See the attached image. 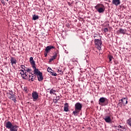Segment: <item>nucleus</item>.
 <instances>
[{
    "mask_svg": "<svg viewBox=\"0 0 131 131\" xmlns=\"http://www.w3.org/2000/svg\"><path fill=\"white\" fill-rule=\"evenodd\" d=\"M54 93H56V90H53V89H51L50 91V95H56V94H55Z\"/></svg>",
    "mask_w": 131,
    "mask_h": 131,
    "instance_id": "4be33fe9",
    "label": "nucleus"
},
{
    "mask_svg": "<svg viewBox=\"0 0 131 131\" xmlns=\"http://www.w3.org/2000/svg\"><path fill=\"white\" fill-rule=\"evenodd\" d=\"M98 36L100 37V35H98L97 34H94L93 35V37L95 39H97V38H98Z\"/></svg>",
    "mask_w": 131,
    "mask_h": 131,
    "instance_id": "b1692460",
    "label": "nucleus"
},
{
    "mask_svg": "<svg viewBox=\"0 0 131 131\" xmlns=\"http://www.w3.org/2000/svg\"><path fill=\"white\" fill-rule=\"evenodd\" d=\"M33 73L34 74H35V75H36L38 81H42V80H43V77H42V73L38 70V69L34 71Z\"/></svg>",
    "mask_w": 131,
    "mask_h": 131,
    "instance_id": "20e7f679",
    "label": "nucleus"
},
{
    "mask_svg": "<svg viewBox=\"0 0 131 131\" xmlns=\"http://www.w3.org/2000/svg\"><path fill=\"white\" fill-rule=\"evenodd\" d=\"M9 92H8L7 93V95L8 97V98L12 100V101H13L14 103H17V100H16V95L14 94L13 91H9Z\"/></svg>",
    "mask_w": 131,
    "mask_h": 131,
    "instance_id": "423d86ee",
    "label": "nucleus"
},
{
    "mask_svg": "<svg viewBox=\"0 0 131 131\" xmlns=\"http://www.w3.org/2000/svg\"><path fill=\"white\" fill-rule=\"evenodd\" d=\"M10 63L12 66H14V65H16V64H17V59L13 57H11L10 59Z\"/></svg>",
    "mask_w": 131,
    "mask_h": 131,
    "instance_id": "9b49d317",
    "label": "nucleus"
},
{
    "mask_svg": "<svg viewBox=\"0 0 131 131\" xmlns=\"http://www.w3.org/2000/svg\"><path fill=\"white\" fill-rule=\"evenodd\" d=\"M95 8L97 10L98 13H103L105 12V6L102 4H98L95 7Z\"/></svg>",
    "mask_w": 131,
    "mask_h": 131,
    "instance_id": "7ed1b4c3",
    "label": "nucleus"
},
{
    "mask_svg": "<svg viewBox=\"0 0 131 131\" xmlns=\"http://www.w3.org/2000/svg\"><path fill=\"white\" fill-rule=\"evenodd\" d=\"M19 71L21 72L20 73V74L21 75V76L23 77V79H27L28 76H27L26 72H25V71H24L23 69L20 70Z\"/></svg>",
    "mask_w": 131,
    "mask_h": 131,
    "instance_id": "1a4fd4ad",
    "label": "nucleus"
},
{
    "mask_svg": "<svg viewBox=\"0 0 131 131\" xmlns=\"http://www.w3.org/2000/svg\"><path fill=\"white\" fill-rule=\"evenodd\" d=\"M25 71H27V72L30 73V72H31V69H30L28 68H26Z\"/></svg>",
    "mask_w": 131,
    "mask_h": 131,
    "instance_id": "bb28decb",
    "label": "nucleus"
},
{
    "mask_svg": "<svg viewBox=\"0 0 131 131\" xmlns=\"http://www.w3.org/2000/svg\"><path fill=\"white\" fill-rule=\"evenodd\" d=\"M104 120L106 122V123H111V118L109 116H106L103 118Z\"/></svg>",
    "mask_w": 131,
    "mask_h": 131,
    "instance_id": "ddd939ff",
    "label": "nucleus"
},
{
    "mask_svg": "<svg viewBox=\"0 0 131 131\" xmlns=\"http://www.w3.org/2000/svg\"><path fill=\"white\" fill-rule=\"evenodd\" d=\"M47 71H48V72H50V73H51V72H53V70H52V69L51 68H50V67H48V68L47 69Z\"/></svg>",
    "mask_w": 131,
    "mask_h": 131,
    "instance_id": "393cba45",
    "label": "nucleus"
},
{
    "mask_svg": "<svg viewBox=\"0 0 131 131\" xmlns=\"http://www.w3.org/2000/svg\"><path fill=\"white\" fill-rule=\"evenodd\" d=\"M58 100L59 99H54V103H55V104H57V103H58Z\"/></svg>",
    "mask_w": 131,
    "mask_h": 131,
    "instance_id": "7c9ffc66",
    "label": "nucleus"
},
{
    "mask_svg": "<svg viewBox=\"0 0 131 131\" xmlns=\"http://www.w3.org/2000/svg\"><path fill=\"white\" fill-rule=\"evenodd\" d=\"M21 69H23L24 71H25V70H26V68L25 67V66H24V65H21Z\"/></svg>",
    "mask_w": 131,
    "mask_h": 131,
    "instance_id": "cd10ccee",
    "label": "nucleus"
},
{
    "mask_svg": "<svg viewBox=\"0 0 131 131\" xmlns=\"http://www.w3.org/2000/svg\"><path fill=\"white\" fill-rule=\"evenodd\" d=\"M32 74V77L31 78V79H29V81H34V79H35V78H36V75L34 74Z\"/></svg>",
    "mask_w": 131,
    "mask_h": 131,
    "instance_id": "6ab92c4d",
    "label": "nucleus"
},
{
    "mask_svg": "<svg viewBox=\"0 0 131 131\" xmlns=\"http://www.w3.org/2000/svg\"><path fill=\"white\" fill-rule=\"evenodd\" d=\"M126 123L131 128V118L126 120Z\"/></svg>",
    "mask_w": 131,
    "mask_h": 131,
    "instance_id": "412c9836",
    "label": "nucleus"
},
{
    "mask_svg": "<svg viewBox=\"0 0 131 131\" xmlns=\"http://www.w3.org/2000/svg\"><path fill=\"white\" fill-rule=\"evenodd\" d=\"M107 31H108V28H105L104 29V32L105 33H106V32H107Z\"/></svg>",
    "mask_w": 131,
    "mask_h": 131,
    "instance_id": "2f4dec72",
    "label": "nucleus"
},
{
    "mask_svg": "<svg viewBox=\"0 0 131 131\" xmlns=\"http://www.w3.org/2000/svg\"><path fill=\"white\" fill-rule=\"evenodd\" d=\"M118 128H122V126L120 125L118 126Z\"/></svg>",
    "mask_w": 131,
    "mask_h": 131,
    "instance_id": "72a5a7b5",
    "label": "nucleus"
},
{
    "mask_svg": "<svg viewBox=\"0 0 131 131\" xmlns=\"http://www.w3.org/2000/svg\"><path fill=\"white\" fill-rule=\"evenodd\" d=\"M108 59L110 60V63H112V59H114V58H113V56L112 55H108Z\"/></svg>",
    "mask_w": 131,
    "mask_h": 131,
    "instance_id": "5701e85b",
    "label": "nucleus"
},
{
    "mask_svg": "<svg viewBox=\"0 0 131 131\" xmlns=\"http://www.w3.org/2000/svg\"><path fill=\"white\" fill-rule=\"evenodd\" d=\"M32 97L33 98V101H35L38 99V93L36 92H33L32 93Z\"/></svg>",
    "mask_w": 131,
    "mask_h": 131,
    "instance_id": "9d476101",
    "label": "nucleus"
},
{
    "mask_svg": "<svg viewBox=\"0 0 131 131\" xmlns=\"http://www.w3.org/2000/svg\"><path fill=\"white\" fill-rule=\"evenodd\" d=\"M24 92H26V93H27V86H25L24 88Z\"/></svg>",
    "mask_w": 131,
    "mask_h": 131,
    "instance_id": "c756f323",
    "label": "nucleus"
},
{
    "mask_svg": "<svg viewBox=\"0 0 131 131\" xmlns=\"http://www.w3.org/2000/svg\"><path fill=\"white\" fill-rule=\"evenodd\" d=\"M48 91H50V89H48Z\"/></svg>",
    "mask_w": 131,
    "mask_h": 131,
    "instance_id": "ea45409f",
    "label": "nucleus"
},
{
    "mask_svg": "<svg viewBox=\"0 0 131 131\" xmlns=\"http://www.w3.org/2000/svg\"><path fill=\"white\" fill-rule=\"evenodd\" d=\"M6 1H7V2H9V0H6Z\"/></svg>",
    "mask_w": 131,
    "mask_h": 131,
    "instance_id": "58836bf2",
    "label": "nucleus"
},
{
    "mask_svg": "<svg viewBox=\"0 0 131 131\" xmlns=\"http://www.w3.org/2000/svg\"><path fill=\"white\" fill-rule=\"evenodd\" d=\"M122 129H123V130H125V129H125V127H123V126H122Z\"/></svg>",
    "mask_w": 131,
    "mask_h": 131,
    "instance_id": "c9c22d12",
    "label": "nucleus"
},
{
    "mask_svg": "<svg viewBox=\"0 0 131 131\" xmlns=\"http://www.w3.org/2000/svg\"><path fill=\"white\" fill-rule=\"evenodd\" d=\"M58 53H59V51H57L55 53L54 55L52 57H51V59L49 60L50 62H52V61H54V60H55L56 59V58H57V54Z\"/></svg>",
    "mask_w": 131,
    "mask_h": 131,
    "instance_id": "4468645a",
    "label": "nucleus"
},
{
    "mask_svg": "<svg viewBox=\"0 0 131 131\" xmlns=\"http://www.w3.org/2000/svg\"><path fill=\"white\" fill-rule=\"evenodd\" d=\"M112 4L115 6H119L120 5V0H113Z\"/></svg>",
    "mask_w": 131,
    "mask_h": 131,
    "instance_id": "2eb2a0df",
    "label": "nucleus"
},
{
    "mask_svg": "<svg viewBox=\"0 0 131 131\" xmlns=\"http://www.w3.org/2000/svg\"><path fill=\"white\" fill-rule=\"evenodd\" d=\"M94 43L97 50H99V51L102 50V40L95 39H94Z\"/></svg>",
    "mask_w": 131,
    "mask_h": 131,
    "instance_id": "39448f33",
    "label": "nucleus"
},
{
    "mask_svg": "<svg viewBox=\"0 0 131 131\" xmlns=\"http://www.w3.org/2000/svg\"><path fill=\"white\" fill-rule=\"evenodd\" d=\"M122 103L124 104V106H125L126 104H127V98H123L121 99Z\"/></svg>",
    "mask_w": 131,
    "mask_h": 131,
    "instance_id": "a211bd4d",
    "label": "nucleus"
},
{
    "mask_svg": "<svg viewBox=\"0 0 131 131\" xmlns=\"http://www.w3.org/2000/svg\"><path fill=\"white\" fill-rule=\"evenodd\" d=\"M108 102L109 100L108 99L105 97H101L98 101L99 105H101V106H106L108 105Z\"/></svg>",
    "mask_w": 131,
    "mask_h": 131,
    "instance_id": "0eeeda50",
    "label": "nucleus"
},
{
    "mask_svg": "<svg viewBox=\"0 0 131 131\" xmlns=\"http://www.w3.org/2000/svg\"><path fill=\"white\" fill-rule=\"evenodd\" d=\"M51 73L52 76H57V73H55L54 71L53 72H51Z\"/></svg>",
    "mask_w": 131,
    "mask_h": 131,
    "instance_id": "a878e982",
    "label": "nucleus"
},
{
    "mask_svg": "<svg viewBox=\"0 0 131 131\" xmlns=\"http://www.w3.org/2000/svg\"><path fill=\"white\" fill-rule=\"evenodd\" d=\"M75 111H73V113L74 116H77L79 113H80V111H81V109H82V104L80 103V102H77L75 104L74 107Z\"/></svg>",
    "mask_w": 131,
    "mask_h": 131,
    "instance_id": "f03ea898",
    "label": "nucleus"
},
{
    "mask_svg": "<svg viewBox=\"0 0 131 131\" xmlns=\"http://www.w3.org/2000/svg\"><path fill=\"white\" fill-rule=\"evenodd\" d=\"M118 130H119V131H125V130H124L122 129H118Z\"/></svg>",
    "mask_w": 131,
    "mask_h": 131,
    "instance_id": "e433bc0d",
    "label": "nucleus"
},
{
    "mask_svg": "<svg viewBox=\"0 0 131 131\" xmlns=\"http://www.w3.org/2000/svg\"><path fill=\"white\" fill-rule=\"evenodd\" d=\"M118 32L121 34H125L126 33V30L123 29L122 28L119 29Z\"/></svg>",
    "mask_w": 131,
    "mask_h": 131,
    "instance_id": "f3484780",
    "label": "nucleus"
},
{
    "mask_svg": "<svg viewBox=\"0 0 131 131\" xmlns=\"http://www.w3.org/2000/svg\"><path fill=\"white\" fill-rule=\"evenodd\" d=\"M31 77H32V75H29V76H28L27 78H30Z\"/></svg>",
    "mask_w": 131,
    "mask_h": 131,
    "instance_id": "f704fd0d",
    "label": "nucleus"
},
{
    "mask_svg": "<svg viewBox=\"0 0 131 131\" xmlns=\"http://www.w3.org/2000/svg\"><path fill=\"white\" fill-rule=\"evenodd\" d=\"M48 54H49V53H47V52L45 51V57H47L48 56Z\"/></svg>",
    "mask_w": 131,
    "mask_h": 131,
    "instance_id": "473e14b6",
    "label": "nucleus"
},
{
    "mask_svg": "<svg viewBox=\"0 0 131 131\" xmlns=\"http://www.w3.org/2000/svg\"><path fill=\"white\" fill-rule=\"evenodd\" d=\"M30 63L32 66L33 69H34V71L35 70H37L38 69H36V64H35V61L33 60V57H31L30 58Z\"/></svg>",
    "mask_w": 131,
    "mask_h": 131,
    "instance_id": "6e6552de",
    "label": "nucleus"
},
{
    "mask_svg": "<svg viewBox=\"0 0 131 131\" xmlns=\"http://www.w3.org/2000/svg\"><path fill=\"white\" fill-rule=\"evenodd\" d=\"M38 18H39L38 15H36L35 14H33L32 15V20H34V21H35V20H38Z\"/></svg>",
    "mask_w": 131,
    "mask_h": 131,
    "instance_id": "aec40b11",
    "label": "nucleus"
},
{
    "mask_svg": "<svg viewBox=\"0 0 131 131\" xmlns=\"http://www.w3.org/2000/svg\"><path fill=\"white\" fill-rule=\"evenodd\" d=\"M57 71L58 72H62V68H57Z\"/></svg>",
    "mask_w": 131,
    "mask_h": 131,
    "instance_id": "c85d7f7f",
    "label": "nucleus"
},
{
    "mask_svg": "<svg viewBox=\"0 0 131 131\" xmlns=\"http://www.w3.org/2000/svg\"><path fill=\"white\" fill-rule=\"evenodd\" d=\"M5 126L8 129H9V131H18V128L19 126L17 125H13L11 121H8L4 124Z\"/></svg>",
    "mask_w": 131,
    "mask_h": 131,
    "instance_id": "f257e3e1",
    "label": "nucleus"
},
{
    "mask_svg": "<svg viewBox=\"0 0 131 131\" xmlns=\"http://www.w3.org/2000/svg\"><path fill=\"white\" fill-rule=\"evenodd\" d=\"M2 4H5V2H4V1L1 2Z\"/></svg>",
    "mask_w": 131,
    "mask_h": 131,
    "instance_id": "4c0bfd02",
    "label": "nucleus"
},
{
    "mask_svg": "<svg viewBox=\"0 0 131 131\" xmlns=\"http://www.w3.org/2000/svg\"><path fill=\"white\" fill-rule=\"evenodd\" d=\"M52 49H55V47L53 46H47L45 49V52H46L47 53H50Z\"/></svg>",
    "mask_w": 131,
    "mask_h": 131,
    "instance_id": "f8f14e48",
    "label": "nucleus"
},
{
    "mask_svg": "<svg viewBox=\"0 0 131 131\" xmlns=\"http://www.w3.org/2000/svg\"><path fill=\"white\" fill-rule=\"evenodd\" d=\"M68 107H69L68 103H65L64 106V111H65V112H68V111H69V108H68Z\"/></svg>",
    "mask_w": 131,
    "mask_h": 131,
    "instance_id": "dca6fc26",
    "label": "nucleus"
}]
</instances>
